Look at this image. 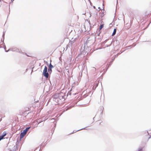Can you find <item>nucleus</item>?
<instances>
[{"instance_id": "1", "label": "nucleus", "mask_w": 151, "mask_h": 151, "mask_svg": "<svg viewBox=\"0 0 151 151\" xmlns=\"http://www.w3.org/2000/svg\"><path fill=\"white\" fill-rule=\"evenodd\" d=\"M68 95H64L60 96L59 95H52L51 99L53 100L55 105L61 104L64 102L65 99L67 98Z\"/></svg>"}, {"instance_id": "2", "label": "nucleus", "mask_w": 151, "mask_h": 151, "mask_svg": "<svg viewBox=\"0 0 151 151\" xmlns=\"http://www.w3.org/2000/svg\"><path fill=\"white\" fill-rule=\"evenodd\" d=\"M42 74L46 78H47L49 77V74L47 72V68L46 66H45L44 69L43 70Z\"/></svg>"}, {"instance_id": "3", "label": "nucleus", "mask_w": 151, "mask_h": 151, "mask_svg": "<svg viewBox=\"0 0 151 151\" xmlns=\"http://www.w3.org/2000/svg\"><path fill=\"white\" fill-rule=\"evenodd\" d=\"M88 95H79L78 96H76L75 98H76L78 101L82 100L83 99L86 98Z\"/></svg>"}, {"instance_id": "4", "label": "nucleus", "mask_w": 151, "mask_h": 151, "mask_svg": "<svg viewBox=\"0 0 151 151\" xmlns=\"http://www.w3.org/2000/svg\"><path fill=\"white\" fill-rule=\"evenodd\" d=\"M106 12L104 9H102L100 10V15L101 17H103L106 14Z\"/></svg>"}, {"instance_id": "5", "label": "nucleus", "mask_w": 151, "mask_h": 151, "mask_svg": "<svg viewBox=\"0 0 151 151\" xmlns=\"http://www.w3.org/2000/svg\"><path fill=\"white\" fill-rule=\"evenodd\" d=\"M53 68V66L51 64V63L50 62L49 67V69L48 70V71L50 73H51L52 72V69Z\"/></svg>"}, {"instance_id": "6", "label": "nucleus", "mask_w": 151, "mask_h": 151, "mask_svg": "<svg viewBox=\"0 0 151 151\" xmlns=\"http://www.w3.org/2000/svg\"><path fill=\"white\" fill-rule=\"evenodd\" d=\"M30 128V127H26L25 129L23 130L22 132L24 133V134H26V133L28 131L29 129Z\"/></svg>"}, {"instance_id": "7", "label": "nucleus", "mask_w": 151, "mask_h": 151, "mask_svg": "<svg viewBox=\"0 0 151 151\" xmlns=\"http://www.w3.org/2000/svg\"><path fill=\"white\" fill-rule=\"evenodd\" d=\"M7 134V133L5 132L4 131L2 134V135L0 136V137L2 139H4V137L6 136Z\"/></svg>"}, {"instance_id": "8", "label": "nucleus", "mask_w": 151, "mask_h": 151, "mask_svg": "<svg viewBox=\"0 0 151 151\" xmlns=\"http://www.w3.org/2000/svg\"><path fill=\"white\" fill-rule=\"evenodd\" d=\"M25 134H24V133L23 132H21L20 134V136H19V139L20 140H21L24 137L25 135Z\"/></svg>"}, {"instance_id": "9", "label": "nucleus", "mask_w": 151, "mask_h": 151, "mask_svg": "<svg viewBox=\"0 0 151 151\" xmlns=\"http://www.w3.org/2000/svg\"><path fill=\"white\" fill-rule=\"evenodd\" d=\"M99 109H100V111H101L100 114L101 115H102L103 110L104 109L103 106H100L99 108Z\"/></svg>"}, {"instance_id": "10", "label": "nucleus", "mask_w": 151, "mask_h": 151, "mask_svg": "<svg viewBox=\"0 0 151 151\" xmlns=\"http://www.w3.org/2000/svg\"><path fill=\"white\" fill-rule=\"evenodd\" d=\"M17 142L16 143V145H14V147L12 149V150L13 151H16V150L18 149V146L17 145Z\"/></svg>"}, {"instance_id": "11", "label": "nucleus", "mask_w": 151, "mask_h": 151, "mask_svg": "<svg viewBox=\"0 0 151 151\" xmlns=\"http://www.w3.org/2000/svg\"><path fill=\"white\" fill-rule=\"evenodd\" d=\"M39 96H36L35 99H34L35 102L36 103L38 102L39 100L40 99V98H39Z\"/></svg>"}, {"instance_id": "12", "label": "nucleus", "mask_w": 151, "mask_h": 151, "mask_svg": "<svg viewBox=\"0 0 151 151\" xmlns=\"http://www.w3.org/2000/svg\"><path fill=\"white\" fill-rule=\"evenodd\" d=\"M87 127H84V128H82V129H79V130H77V131H73L71 133H70V134H73V133H75V132H78V131H80V130H81L82 129H86V128Z\"/></svg>"}, {"instance_id": "13", "label": "nucleus", "mask_w": 151, "mask_h": 151, "mask_svg": "<svg viewBox=\"0 0 151 151\" xmlns=\"http://www.w3.org/2000/svg\"><path fill=\"white\" fill-rule=\"evenodd\" d=\"M45 120V119L43 120L42 119H38L37 122H38V125L41 122H42L43 121H44Z\"/></svg>"}, {"instance_id": "14", "label": "nucleus", "mask_w": 151, "mask_h": 151, "mask_svg": "<svg viewBox=\"0 0 151 151\" xmlns=\"http://www.w3.org/2000/svg\"><path fill=\"white\" fill-rule=\"evenodd\" d=\"M116 29H114V30L113 32L112 35V36H114L116 34Z\"/></svg>"}, {"instance_id": "15", "label": "nucleus", "mask_w": 151, "mask_h": 151, "mask_svg": "<svg viewBox=\"0 0 151 151\" xmlns=\"http://www.w3.org/2000/svg\"><path fill=\"white\" fill-rule=\"evenodd\" d=\"M137 151H143V147H140L138 149Z\"/></svg>"}, {"instance_id": "16", "label": "nucleus", "mask_w": 151, "mask_h": 151, "mask_svg": "<svg viewBox=\"0 0 151 151\" xmlns=\"http://www.w3.org/2000/svg\"><path fill=\"white\" fill-rule=\"evenodd\" d=\"M104 95H101V100L102 98V100H104Z\"/></svg>"}, {"instance_id": "17", "label": "nucleus", "mask_w": 151, "mask_h": 151, "mask_svg": "<svg viewBox=\"0 0 151 151\" xmlns=\"http://www.w3.org/2000/svg\"><path fill=\"white\" fill-rule=\"evenodd\" d=\"M104 25L103 24L101 25L100 26V28H99L100 30H101L103 28V27H104Z\"/></svg>"}, {"instance_id": "18", "label": "nucleus", "mask_w": 151, "mask_h": 151, "mask_svg": "<svg viewBox=\"0 0 151 151\" xmlns=\"http://www.w3.org/2000/svg\"><path fill=\"white\" fill-rule=\"evenodd\" d=\"M47 143H46V144H44V145H43V144L42 143L41 145V148L42 147V148H43L46 145Z\"/></svg>"}, {"instance_id": "19", "label": "nucleus", "mask_w": 151, "mask_h": 151, "mask_svg": "<svg viewBox=\"0 0 151 151\" xmlns=\"http://www.w3.org/2000/svg\"><path fill=\"white\" fill-rule=\"evenodd\" d=\"M151 137V135L150 136L148 137V139H150Z\"/></svg>"}, {"instance_id": "20", "label": "nucleus", "mask_w": 151, "mask_h": 151, "mask_svg": "<svg viewBox=\"0 0 151 151\" xmlns=\"http://www.w3.org/2000/svg\"><path fill=\"white\" fill-rule=\"evenodd\" d=\"M145 132H146L147 133H148V134H149V133H148V131H146Z\"/></svg>"}, {"instance_id": "21", "label": "nucleus", "mask_w": 151, "mask_h": 151, "mask_svg": "<svg viewBox=\"0 0 151 151\" xmlns=\"http://www.w3.org/2000/svg\"><path fill=\"white\" fill-rule=\"evenodd\" d=\"M2 139H3L1 138L0 137V141Z\"/></svg>"}, {"instance_id": "22", "label": "nucleus", "mask_w": 151, "mask_h": 151, "mask_svg": "<svg viewBox=\"0 0 151 151\" xmlns=\"http://www.w3.org/2000/svg\"><path fill=\"white\" fill-rule=\"evenodd\" d=\"M42 150V149L41 150V148H40V149L39 151H41Z\"/></svg>"}, {"instance_id": "23", "label": "nucleus", "mask_w": 151, "mask_h": 151, "mask_svg": "<svg viewBox=\"0 0 151 151\" xmlns=\"http://www.w3.org/2000/svg\"><path fill=\"white\" fill-rule=\"evenodd\" d=\"M52 119H53V120H54V119H51V120H52Z\"/></svg>"}, {"instance_id": "24", "label": "nucleus", "mask_w": 151, "mask_h": 151, "mask_svg": "<svg viewBox=\"0 0 151 151\" xmlns=\"http://www.w3.org/2000/svg\"><path fill=\"white\" fill-rule=\"evenodd\" d=\"M54 129H53V132H54Z\"/></svg>"}, {"instance_id": "25", "label": "nucleus", "mask_w": 151, "mask_h": 151, "mask_svg": "<svg viewBox=\"0 0 151 151\" xmlns=\"http://www.w3.org/2000/svg\"><path fill=\"white\" fill-rule=\"evenodd\" d=\"M68 109L67 107V109Z\"/></svg>"}, {"instance_id": "26", "label": "nucleus", "mask_w": 151, "mask_h": 151, "mask_svg": "<svg viewBox=\"0 0 151 151\" xmlns=\"http://www.w3.org/2000/svg\"><path fill=\"white\" fill-rule=\"evenodd\" d=\"M61 114H60L59 115V116H61Z\"/></svg>"}, {"instance_id": "27", "label": "nucleus", "mask_w": 151, "mask_h": 151, "mask_svg": "<svg viewBox=\"0 0 151 151\" xmlns=\"http://www.w3.org/2000/svg\"><path fill=\"white\" fill-rule=\"evenodd\" d=\"M43 124H42L41 126L43 125Z\"/></svg>"}]
</instances>
